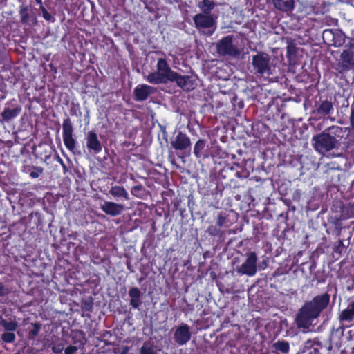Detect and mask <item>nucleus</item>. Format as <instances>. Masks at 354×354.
Wrapping results in <instances>:
<instances>
[{
  "instance_id": "obj_1",
  "label": "nucleus",
  "mask_w": 354,
  "mask_h": 354,
  "mask_svg": "<svg viewBox=\"0 0 354 354\" xmlns=\"http://www.w3.org/2000/svg\"><path fill=\"white\" fill-rule=\"evenodd\" d=\"M330 301V295L324 293L315 296L310 301H306L298 310L295 322L297 328L301 329L303 333L310 330V327L315 325V320L321 313L328 306Z\"/></svg>"
},
{
  "instance_id": "obj_2",
  "label": "nucleus",
  "mask_w": 354,
  "mask_h": 354,
  "mask_svg": "<svg viewBox=\"0 0 354 354\" xmlns=\"http://www.w3.org/2000/svg\"><path fill=\"white\" fill-rule=\"evenodd\" d=\"M176 72L172 71L165 59L160 58L157 62V71L149 73L145 78L151 84H167L174 82Z\"/></svg>"
},
{
  "instance_id": "obj_3",
  "label": "nucleus",
  "mask_w": 354,
  "mask_h": 354,
  "mask_svg": "<svg viewBox=\"0 0 354 354\" xmlns=\"http://www.w3.org/2000/svg\"><path fill=\"white\" fill-rule=\"evenodd\" d=\"M235 38L232 35H227L214 44L216 53L221 57H236L240 55V50L234 43Z\"/></svg>"
},
{
  "instance_id": "obj_4",
  "label": "nucleus",
  "mask_w": 354,
  "mask_h": 354,
  "mask_svg": "<svg viewBox=\"0 0 354 354\" xmlns=\"http://www.w3.org/2000/svg\"><path fill=\"white\" fill-rule=\"evenodd\" d=\"M337 143L336 138L325 131L315 135L312 138V145L320 153H324L333 149Z\"/></svg>"
},
{
  "instance_id": "obj_5",
  "label": "nucleus",
  "mask_w": 354,
  "mask_h": 354,
  "mask_svg": "<svg viewBox=\"0 0 354 354\" xmlns=\"http://www.w3.org/2000/svg\"><path fill=\"white\" fill-rule=\"evenodd\" d=\"M252 64L254 73L258 75L272 74L270 57L266 53H259L252 57Z\"/></svg>"
},
{
  "instance_id": "obj_6",
  "label": "nucleus",
  "mask_w": 354,
  "mask_h": 354,
  "mask_svg": "<svg viewBox=\"0 0 354 354\" xmlns=\"http://www.w3.org/2000/svg\"><path fill=\"white\" fill-rule=\"evenodd\" d=\"M245 259L243 263L237 266L236 271L241 275L253 277L257 272V255L254 252H248L245 254Z\"/></svg>"
},
{
  "instance_id": "obj_7",
  "label": "nucleus",
  "mask_w": 354,
  "mask_h": 354,
  "mask_svg": "<svg viewBox=\"0 0 354 354\" xmlns=\"http://www.w3.org/2000/svg\"><path fill=\"white\" fill-rule=\"evenodd\" d=\"M216 19L217 16L215 15H207L200 12L194 17L193 21L196 28L198 30H201L214 27L216 25Z\"/></svg>"
},
{
  "instance_id": "obj_8",
  "label": "nucleus",
  "mask_w": 354,
  "mask_h": 354,
  "mask_svg": "<svg viewBox=\"0 0 354 354\" xmlns=\"http://www.w3.org/2000/svg\"><path fill=\"white\" fill-rule=\"evenodd\" d=\"M191 336L189 326L183 324L176 328L174 333V339L178 345L183 346L190 340Z\"/></svg>"
},
{
  "instance_id": "obj_9",
  "label": "nucleus",
  "mask_w": 354,
  "mask_h": 354,
  "mask_svg": "<svg viewBox=\"0 0 354 354\" xmlns=\"http://www.w3.org/2000/svg\"><path fill=\"white\" fill-rule=\"evenodd\" d=\"M174 82H176L178 87L187 91L194 90L196 86L195 78L190 75H181L178 73H176Z\"/></svg>"
},
{
  "instance_id": "obj_10",
  "label": "nucleus",
  "mask_w": 354,
  "mask_h": 354,
  "mask_svg": "<svg viewBox=\"0 0 354 354\" xmlns=\"http://www.w3.org/2000/svg\"><path fill=\"white\" fill-rule=\"evenodd\" d=\"M340 59L342 61L339 67L340 73L350 70L354 66V50L352 49H345L340 55Z\"/></svg>"
},
{
  "instance_id": "obj_11",
  "label": "nucleus",
  "mask_w": 354,
  "mask_h": 354,
  "mask_svg": "<svg viewBox=\"0 0 354 354\" xmlns=\"http://www.w3.org/2000/svg\"><path fill=\"white\" fill-rule=\"evenodd\" d=\"M100 208L105 214L111 216L120 215L125 209L124 205L111 201H105L100 205Z\"/></svg>"
},
{
  "instance_id": "obj_12",
  "label": "nucleus",
  "mask_w": 354,
  "mask_h": 354,
  "mask_svg": "<svg viewBox=\"0 0 354 354\" xmlns=\"http://www.w3.org/2000/svg\"><path fill=\"white\" fill-rule=\"evenodd\" d=\"M86 147L90 151L95 153H99L102 149V144L98 140L97 133L93 131H88L86 137Z\"/></svg>"
},
{
  "instance_id": "obj_13",
  "label": "nucleus",
  "mask_w": 354,
  "mask_h": 354,
  "mask_svg": "<svg viewBox=\"0 0 354 354\" xmlns=\"http://www.w3.org/2000/svg\"><path fill=\"white\" fill-rule=\"evenodd\" d=\"M171 145L176 150H184L191 145L189 138L182 132H178L175 138L171 141Z\"/></svg>"
},
{
  "instance_id": "obj_14",
  "label": "nucleus",
  "mask_w": 354,
  "mask_h": 354,
  "mask_svg": "<svg viewBox=\"0 0 354 354\" xmlns=\"http://www.w3.org/2000/svg\"><path fill=\"white\" fill-rule=\"evenodd\" d=\"M156 88L147 84L138 85L134 89L135 98L137 101L145 100L151 94L156 91Z\"/></svg>"
},
{
  "instance_id": "obj_15",
  "label": "nucleus",
  "mask_w": 354,
  "mask_h": 354,
  "mask_svg": "<svg viewBox=\"0 0 354 354\" xmlns=\"http://www.w3.org/2000/svg\"><path fill=\"white\" fill-rule=\"evenodd\" d=\"M10 103L6 104V106L1 114L3 121L9 122L16 118L21 112V108L19 106L10 107Z\"/></svg>"
},
{
  "instance_id": "obj_16",
  "label": "nucleus",
  "mask_w": 354,
  "mask_h": 354,
  "mask_svg": "<svg viewBox=\"0 0 354 354\" xmlns=\"http://www.w3.org/2000/svg\"><path fill=\"white\" fill-rule=\"evenodd\" d=\"M341 322H351L354 320V301H350L347 307L339 315Z\"/></svg>"
},
{
  "instance_id": "obj_17",
  "label": "nucleus",
  "mask_w": 354,
  "mask_h": 354,
  "mask_svg": "<svg viewBox=\"0 0 354 354\" xmlns=\"http://www.w3.org/2000/svg\"><path fill=\"white\" fill-rule=\"evenodd\" d=\"M216 6V3L211 0H201L197 3L201 12L207 15H214L212 12Z\"/></svg>"
},
{
  "instance_id": "obj_18",
  "label": "nucleus",
  "mask_w": 354,
  "mask_h": 354,
  "mask_svg": "<svg viewBox=\"0 0 354 354\" xmlns=\"http://www.w3.org/2000/svg\"><path fill=\"white\" fill-rule=\"evenodd\" d=\"M274 7L281 11L288 12L295 7L294 0H272Z\"/></svg>"
},
{
  "instance_id": "obj_19",
  "label": "nucleus",
  "mask_w": 354,
  "mask_h": 354,
  "mask_svg": "<svg viewBox=\"0 0 354 354\" xmlns=\"http://www.w3.org/2000/svg\"><path fill=\"white\" fill-rule=\"evenodd\" d=\"M129 295L131 297L130 305L134 308H138L141 304L140 290L136 287L132 288L129 291Z\"/></svg>"
},
{
  "instance_id": "obj_20",
  "label": "nucleus",
  "mask_w": 354,
  "mask_h": 354,
  "mask_svg": "<svg viewBox=\"0 0 354 354\" xmlns=\"http://www.w3.org/2000/svg\"><path fill=\"white\" fill-rule=\"evenodd\" d=\"M109 193L115 198H122L125 200L129 199L127 191L122 186H112L109 190Z\"/></svg>"
},
{
  "instance_id": "obj_21",
  "label": "nucleus",
  "mask_w": 354,
  "mask_h": 354,
  "mask_svg": "<svg viewBox=\"0 0 354 354\" xmlns=\"http://www.w3.org/2000/svg\"><path fill=\"white\" fill-rule=\"evenodd\" d=\"M333 111V103L327 100L322 101L317 109V113L322 115H328Z\"/></svg>"
},
{
  "instance_id": "obj_22",
  "label": "nucleus",
  "mask_w": 354,
  "mask_h": 354,
  "mask_svg": "<svg viewBox=\"0 0 354 354\" xmlns=\"http://www.w3.org/2000/svg\"><path fill=\"white\" fill-rule=\"evenodd\" d=\"M346 36L340 30H334V39L332 41L331 46H341L345 43Z\"/></svg>"
},
{
  "instance_id": "obj_23",
  "label": "nucleus",
  "mask_w": 354,
  "mask_h": 354,
  "mask_svg": "<svg viewBox=\"0 0 354 354\" xmlns=\"http://www.w3.org/2000/svg\"><path fill=\"white\" fill-rule=\"evenodd\" d=\"M28 6L24 4H22L19 7V16L21 19V22L22 24H28L30 19V15L28 13Z\"/></svg>"
},
{
  "instance_id": "obj_24",
  "label": "nucleus",
  "mask_w": 354,
  "mask_h": 354,
  "mask_svg": "<svg viewBox=\"0 0 354 354\" xmlns=\"http://www.w3.org/2000/svg\"><path fill=\"white\" fill-rule=\"evenodd\" d=\"M273 347L283 354H287L290 350L289 343L284 340H278L273 344Z\"/></svg>"
},
{
  "instance_id": "obj_25",
  "label": "nucleus",
  "mask_w": 354,
  "mask_h": 354,
  "mask_svg": "<svg viewBox=\"0 0 354 354\" xmlns=\"http://www.w3.org/2000/svg\"><path fill=\"white\" fill-rule=\"evenodd\" d=\"M63 137L73 136V127L69 118H67L63 121Z\"/></svg>"
},
{
  "instance_id": "obj_26",
  "label": "nucleus",
  "mask_w": 354,
  "mask_h": 354,
  "mask_svg": "<svg viewBox=\"0 0 354 354\" xmlns=\"http://www.w3.org/2000/svg\"><path fill=\"white\" fill-rule=\"evenodd\" d=\"M63 141L66 147L71 151L73 152L75 148L76 140L73 136L63 137Z\"/></svg>"
},
{
  "instance_id": "obj_27",
  "label": "nucleus",
  "mask_w": 354,
  "mask_h": 354,
  "mask_svg": "<svg viewBox=\"0 0 354 354\" xmlns=\"http://www.w3.org/2000/svg\"><path fill=\"white\" fill-rule=\"evenodd\" d=\"M205 141L204 140H198L194 145V153L197 158L201 156V152L205 149Z\"/></svg>"
},
{
  "instance_id": "obj_28",
  "label": "nucleus",
  "mask_w": 354,
  "mask_h": 354,
  "mask_svg": "<svg viewBox=\"0 0 354 354\" xmlns=\"http://www.w3.org/2000/svg\"><path fill=\"white\" fill-rule=\"evenodd\" d=\"M0 325L2 326L7 332H13L17 328V324L15 322H7L4 319L0 321Z\"/></svg>"
},
{
  "instance_id": "obj_29",
  "label": "nucleus",
  "mask_w": 354,
  "mask_h": 354,
  "mask_svg": "<svg viewBox=\"0 0 354 354\" xmlns=\"http://www.w3.org/2000/svg\"><path fill=\"white\" fill-rule=\"evenodd\" d=\"M322 37L324 42L331 46L333 39H334V30L326 29L323 31Z\"/></svg>"
},
{
  "instance_id": "obj_30",
  "label": "nucleus",
  "mask_w": 354,
  "mask_h": 354,
  "mask_svg": "<svg viewBox=\"0 0 354 354\" xmlns=\"http://www.w3.org/2000/svg\"><path fill=\"white\" fill-rule=\"evenodd\" d=\"M140 354H156V353L149 342H145L140 348Z\"/></svg>"
},
{
  "instance_id": "obj_31",
  "label": "nucleus",
  "mask_w": 354,
  "mask_h": 354,
  "mask_svg": "<svg viewBox=\"0 0 354 354\" xmlns=\"http://www.w3.org/2000/svg\"><path fill=\"white\" fill-rule=\"evenodd\" d=\"M1 339L7 343L13 342L15 339V335L12 332H6L1 335Z\"/></svg>"
},
{
  "instance_id": "obj_32",
  "label": "nucleus",
  "mask_w": 354,
  "mask_h": 354,
  "mask_svg": "<svg viewBox=\"0 0 354 354\" xmlns=\"http://www.w3.org/2000/svg\"><path fill=\"white\" fill-rule=\"evenodd\" d=\"M39 10L41 11V13H42V16L46 20V21H52L53 20V17L51 16V15L46 10V9L43 6H41L40 8H39Z\"/></svg>"
},
{
  "instance_id": "obj_33",
  "label": "nucleus",
  "mask_w": 354,
  "mask_h": 354,
  "mask_svg": "<svg viewBox=\"0 0 354 354\" xmlns=\"http://www.w3.org/2000/svg\"><path fill=\"white\" fill-rule=\"evenodd\" d=\"M207 232L209 235L214 236L219 234L220 230L218 229H217L216 227H215L214 225H211L207 229Z\"/></svg>"
},
{
  "instance_id": "obj_34",
  "label": "nucleus",
  "mask_w": 354,
  "mask_h": 354,
  "mask_svg": "<svg viewBox=\"0 0 354 354\" xmlns=\"http://www.w3.org/2000/svg\"><path fill=\"white\" fill-rule=\"evenodd\" d=\"M33 328L30 331V334L32 336H37L40 330L41 325L38 323L32 324Z\"/></svg>"
},
{
  "instance_id": "obj_35",
  "label": "nucleus",
  "mask_w": 354,
  "mask_h": 354,
  "mask_svg": "<svg viewBox=\"0 0 354 354\" xmlns=\"http://www.w3.org/2000/svg\"><path fill=\"white\" fill-rule=\"evenodd\" d=\"M227 218L222 214H220L217 217L216 224L219 227H223L226 223Z\"/></svg>"
},
{
  "instance_id": "obj_36",
  "label": "nucleus",
  "mask_w": 354,
  "mask_h": 354,
  "mask_svg": "<svg viewBox=\"0 0 354 354\" xmlns=\"http://www.w3.org/2000/svg\"><path fill=\"white\" fill-rule=\"evenodd\" d=\"M77 351V347L75 346H69L64 350V354H75Z\"/></svg>"
},
{
  "instance_id": "obj_37",
  "label": "nucleus",
  "mask_w": 354,
  "mask_h": 354,
  "mask_svg": "<svg viewBox=\"0 0 354 354\" xmlns=\"http://www.w3.org/2000/svg\"><path fill=\"white\" fill-rule=\"evenodd\" d=\"M64 350L63 344H59L52 347V351L55 353H60Z\"/></svg>"
},
{
  "instance_id": "obj_38",
  "label": "nucleus",
  "mask_w": 354,
  "mask_h": 354,
  "mask_svg": "<svg viewBox=\"0 0 354 354\" xmlns=\"http://www.w3.org/2000/svg\"><path fill=\"white\" fill-rule=\"evenodd\" d=\"M8 289L5 288V286L0 283V296H4L8 294Z\"/></svg>"
},
{
  "instance_id": "obj_39",
  "label": "nucleus",
  "mask_w": 354,
  "mask_h": 354,
  "mask_svg": "<svg viewBox=\"0 0 354 354\" xmlns=\"http://www.w3.org/2000/svg\"><path fill=\"white\" fill-rule=\"evenodd\" d=\"M329 130H333L334 133H337L342 131V128L339 127H332Z\"/></svg>"
},
{
  "instance_id": "obj_40",
  "label": "nucleus",
  "mask_w": 354,
  "mask_h": 354,
  "mask_svg": "<svg viewBox=\"0 0 354 354\" xmlns=\"http://www.w3.org/2000/svg\"><path fill=\"white\" fill-rule=\"evenodd\" d=\"M346 46H348L350 48L352 49L354 48V39H349L348 44L346 45Z\"/></svg>"
},
{
  "instance_id": "obj_41",
  "label": "nucleus",
  "mask_w": 354,
  "mask_h": 354,
  "mask_svg": "<svg viewBox=\"0 0 354 354\" xmlns=\"http://www.w3.org/2000/svg\"><path fill=\"white\" fill-rule=\"evenodd\" d=\"M351 122L354 128V109L352 111L351 115Z\"/></svg>"
},
{
  "instance_id": "obj_42",
  "label": "nucleus",
  "mask_w": 354,
  "mask_h": 354,
  "mask_svg": "<svg viewBox=\"0 0 354 354\" xmlns=\"http://www.w3.org/2000/svg\"><path fill=\"white\" fill-rule=\"evenodd\" d=\"M57 160L58 162H59V164L62 165V166L63 167L64 169H66V165L64 163L62 159L59 157V156H57Z\"/></svg>"
},
{
  "instance_id": "obj_43",
  "label": "nucleus",
  "mask_w": 354,
  "mask_h": 354,
  "mask_svg": "<svg viewBox=\"0 0 354 354\" xmlns=\"http://www.w3.org/2000/svg\"><path fill=\"white\" fill-rule=\"evenodd\" d=\"M30 175L32 178H36L39 176V173L35 172V171H32Z\"/></svg>"
},
{
  "instance_id": "obj_44",
  "label": "nucleus",
  "mask_w": 354,
  "mask_h": 354,
  "mask_svg": "<svg viewBox=\"0 0 354 354\" xmlns=\"http://www.w3.org/2000/svg\"><path fill=\"white\" fill-rule=\"evenodd\" d=\"M350 212H351V216L354 217V202H353V204L350 207Z\"/></svg>"
},
{
  "instance_id": "obj_45",
  "label": "nucleus",
  "mask_w": 354,
  "mask_h": 354,
  "mask_svg": "<svg viewBox=\"0 0 354 354\" xmlns=\"http://www.w3.org/2000/svg\"><path fill=\"white\" fill-rule=\"evenodd\" d=\"M267 266V263L266 261H263L261 265H259V268L260 269H265Z\"/></svg>"
},
{
  "instance_id": "obj_46",
  "label": "nucleus",
  "mask_w": 354,
  "mask_h": 354,
  "mask_svg": "<svg viewBox=\"0 0 354 354\" xmlns=\"http://www.w3.org/2000/svg\"><path fill=\"white\" fill-rule=\"evenodd\" d=\"M127 352H128V348L126 347L123 349V351H122L121 354H127Z\"/></svg>"
},
{
  "instance_id": "obj_47",
  "label": "nucleus",
  "mask_w": 354,
  "mask_h": 354,
  "mask_svg": "<svg viewBox=\"0 0 354 354\" xmlns=\"http://www.w3.org/2000/svg\"><path fill=\"white\" fill-rule=\"evenodd\" d=\"M35 1H36V3H37V4H39V5H40V6H43V5H42V0H35Z\"/></svg>"
},
{
  "instance_id": "obj_48",
  "label": "nucleus",
  "mask_w": 354,
  "mask_h": 354,
  "mask_svg": "<svg viewBox=\"0 0 354 354\" xmlns=\"http://www.w3.org/2000/svg\"><path fill=\"white\" fill-rule=\"evenodd\" d=\"M134 189L140 190V186H136V187H134Z\"/></svg>"
},
{
  "instance_id": "obj_49",
  "label": "nucleus",
  "mask_w": 354,
  "mask_h": 354,
  "mask_svg": "<svg viewBox=\"0 0 354 354\" xmlns=\"http://www.w3.org/2000/svg\"><path fill=\"white\" fill-rule=\"evenodd\" d=\"M39 173H41L42 172V169H40L39 171Z\"/></svg>"
}]
</instances>
